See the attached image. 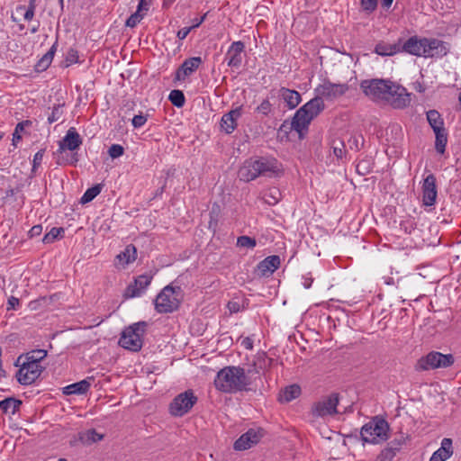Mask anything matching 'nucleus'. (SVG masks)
Wrapping results in <instances>:
<instances>
[{"label": "nucleus", "instance_id": "nucleus-1", "mask_svg": "<svg viewBox=\"0 0 461 461\" xmlns=\"http://www.w3.org/2000/svg\"><path fill=\"white\" fill-rule=\"evenodd\" d=\"M250 369L246 373L240 366H229L221 368L214 379L215 388L225 393H235L242 391H249L251 380L248 375Z\"/></svg>", "mask_w": 461, "mask_h": 461}, {"label": "nucleus", "instance_id": "nucleus-2", "mask_svg": "<svg viewBox=\"0 0 461 461\" xmlns=\"http://www.w3.org/2000/svg\"><path fill=\"white\" fill-rule=\"evenodd\" d=\"M278 168V162L274 158L259 157L247 159L240 167L238 176L241 181L249 182L258 176H273Z\"/></svg>", "mask_w": 461, "mask_h": 461}, {"label": "nucleus", "instance_id": "nucleus-3", "mask_svg": "<svg viewBox=\"0 0 461 461\" xmlns=\"http://www.w3.org/2000/svg\"><path fill=\"white\" fill-rule=\"evenodd\" d=\"M325 109L324 101L321 96L315 97L300 107L292 119V126L298 133L299 139L303 140L308 131L311 122Z\"/></svg>", "mask_w": 461, "mask_h": 461}, {"label": "nucleus", "instance_id": "nucleus-4", "mask_svg": "<svg viewBox=\"0 0 461 461\" xmlns=\"http://www.w3.org/2000/svg\"><path fill=\"white\" fill-rule=\"evenodd\" d=\"M390 426L380 416L373 417L360 429V437L364 443L381 444L389 438Z\"/></svg>", "mask_w": 461, "mask_h": 461}, {"label": "nucleus", "instance_id": "nucleus-5", "mask_svg": "<svg viewBox=\"0 0 461 461\" xmlns=\"http://www.w3.org/2000/svg\"><path fill=\"white\" fill-rule=\"evenodd\" d=\"M147 327L148 323L143 321L126 327L121 334L118 344L127 350L139 352L143 346Z\"/></svg>", "mask_w": 461, "mask_h": 461}, {"label": "nucleus", "instance_id": "nucleus-6", "mask_svg": "<svg viewBox=\"0 0 461 461\" xmlns=\"http://www.w3.org/2000/svg\"><path fill=\"white\" fill-rule=\"evenodd\" d=\"M180 286L168 285L165 286L155 299V309L159 313H170L176 311L181 303Z\"/></svg>", "mask_w": 461, "mask_h": 461}, {"label": "nucleus", "instance_id": "nucleus-7", "mask_svg": "<svg viewBox=\"0 0 461 461\" xmlns=\"http://www.w3.org/2000/svg\"><path fill=\"white\" fill-rule=\"evenodd\" d=\"M455 362L452 354H442L438 351H431L424 357H421L416 363L417 371H429L437 368H447Z\"/></svg>", "mask_w": 461, "mask_h": 461}, {"label": "nucleus", "instance_id": "nucleus-8", "mask_svg": "<svg viewBox=\"0 0 461 461\" xmlns=\"http://www.w3.org/2000/svg\"><path fill=\"white\" fill-rule=\"evenodd\" d=\"M392 80L383 78L365 79L360 83L363 93L373 101H384L391 90Z\"/></svg>", "mask_w": 461, "mask_h": 461}, {"label": "nucleus", "instance_id": "nucleus-9", "mask_svg": "<svg viewBox=\"0 0 461 461\" xmlns=\"http://www.w3.org/2000/svg\"><path fill=\"white\" fill-rule=\"evenodd\" d=\"M23 355L17 357L14 362L15 366H19L16 373V378L22 385H30L33 384L45 369L41 364L23 361Z\"/></svg>", "mask_w": 461, "mask_h": 461}, {"label": "nucleus", "instance_id": "nucleus-10", "mask_svg": "<svg viewBox=\"0 0 461 461\" xmlns=\"http://www.w3.org/2000/svg\"><path fill=\"white\" fill-rule=\"evenodd\" d=\"M197 397L192 389L176 395L169 404V411L173 416L182 417L197 402Z\"/></svg>", "mask_w": 461, "mask_h": 461}, {"label": "nucleus", "instance_id": "nucleus-11", "mask_svg": "<svg viewBox=\"0 0 461 461\" xmlns=\"http://www.w3.org/2000/svg\"><path fill=\"white\" fill-rule=\"evenodd\" d=\"M392 87L386 95L384 103L390 104L394 109H403L411 104V94L407 92L406 88L402 86L392 82Z\"/></svg>", "mask_w": 461, "mask_h": 461}, {"label": "nucleus", "instance_id": "nucleus-12", "mask_svg": "<svg viewBox=\"0 0 461 461\" xmlns=\"http://www.w3.org/2000/svg\"><path fill=\"white\" fill-rule=\"evenodd\" d=\"M348 84H335L329 80H325L322 84L315 88L318 96H321V100L334 101L344 95L348 90Z\"/></svg>", "mask_w": 461, "mask_h": 461}, {"label": "nucleus", "instance_id": "nucleus-13", "mask_svg": "<svg viewBox=\"0 0 461 461\" xmlns=\"http://www.w3.org/2000/svg\"><path fill=\"white\" fill-rule=\"evenodd\" d=\"M339 402V393H332L323 400L315 402L312 406V413L314 417H325L337 414Z\"/></svg>", "mask_w": 461, "mask_h": 461}, {"label": "nucleus", "instance_id": "nucleus-14", "mask_svg": "<svg viewBox=\"0 0 461 461\" xmlns=\"http://www.w3.org/2000/svg\"><path fill=\"white\" fill-rule=\"evenodd\" d=\"M436 177L433 174L427 176L422 185V202L425 206L434 205L437 198Z\"/></svg>", "mask_w": 461, "mask_h": 461}, {"label": "nucleus", "instance_id": "nucleus-15", "mask_svg": "<svg viewBox=\"0 0 461 461\" xmlns=\"http://www.w3.org/2000/svg\"><path fill=\"white\" fill-rule=\"evenodd\" d=\"M245 50V44L241 41H234L230 46L225 60L230 68H240L242 63V53Z\"/></svg>", "mask_w": 461, "mask_h": 461}, {"label": "nucleus", "instance_id": "nucleus-16", "mask_svg": "<svg viewBox=\"0 0 461 461\" xmlns=\"http://www.w3.org/2000/svg\"><path fill=\"white\" fill-rule=\"evenodd\" d=\"M82 144V138L75 128L71 127L68 130L65 137L59 141V151L62 152L65 149L74 151L77 149Z\"/></svg>", "mask_w": 461, "mask_h": 461}, {"label": "nucleus", "instance_id": "nucleus-17", "mask_svg": "<svg viewBox=\"0 0 461 461\" xmlns=\"http://www.w3.org/2000/svg\"><path fill=\"white\" fill-rule=\"evenodd\" d=\"M423 45L424 57L444 56L447 52L446 43L437 39L423 38Z\"/></svg>", "mask_w": 461, "mask_h": 461}, {"label": "nucleus", "instance_id": "nucleus-18", "mask_svg": "<svg viewBox=\"0 0 461 461\" xmlns=\"http://www.w3.org/2000/svg\"><path fill=\"white\" fill-rule=\"evenodd\" d=\"M399 42L400 52H406L418 57L423 56V38L419 39L417 36H412L404 42L402 39H399Z\"/></svg>", "mask_w": 461, "mask_h": 461}, {"label": "nucleus", "instance_id": "nucleus-19", "mask_svg": "<svg viewBox=\"0 0 461 461\" xmlns=\"http://www.w3.org/2000/svg\"><path fill=\"white\" fill-rule=\"evenodd\" d=\"M203 63L200 57H193L186 59L176 72V80H182L185 77L194 72Z\"/></svg>", "mask_w": 461, "mask_h": 461}, {"label": "nucleus", "instance_id": "nucleus-20", "mask_svg": "<svg viewBox=\"0 0 461 461\" xmlns=\"http://www.w3.org/2000/svg\"><path fill=\"white\" fill-rule=\"evenodd\" d=\"M260 439V435L253 429H249L246 433L242 434L235 442V450H246L257 444Z\"/></svg>", "mask_w": 461, "mask_h": 461}, {"label": "nucleus", "instance_id": "nucleus-21", "mask_svg": "<svg viewBox=\"0 0 461 461\" xmlns=\"http://www.w3.org/2000/svg\"><path fill=\"white\" fill-rule=\"evenodd\" d=\"M241 116V108L230 110L224 113L221 120V128L227 134H230L237 127V120Z\"/></svg>", "mask_w": 461, "mask_h": 461}, {"label": "nucleus", "instance_id": "nucleus-22", "mask_svg": "<svg viewBox=\"0 0 461 461\" xmlns=\"http://www.w3.org/2000/svg\"><path fill=\"white\" fill-rule=\"evenodd\" d=\"M280 264L281 260L279 256H268L258 263V270L259 271L260 276H268L280 267Z\"/></svg>", "mask_w": 461, "mask_h": 461}, {"label": "nucleus", "instance_id": "nucleus-23", "mask_svg": "<svg viewBox=\"0 0 461 461\" xmlns=\"http://www.w3.org/2000/svg\"><path fill=\"white\" fill-rule=\"evenodd\" d=\"M403 443L404 438L402 436H401L400 438L391 440L387 444V447L381 451L377 458L380 459V461H391L401 449Z\"/></svg>", "mask_w": 461, "mask_h": 461}, {"label": "nucleus", "instance_id": "nucleus-24", "mask_svg": "<svg viewBox=\"0 0 461 461\" xmlns=\"http://www.w3.org/2000/svg\"><path fill=\"white\" fill-rule=\"evenodd\" d=\"M94 380V377H87L86 379L81 380L77 383L71 384L63 388V393L66 395L71 394H84L86 393L90 386V381Z\"/></svg>", "mask_w": 461, "mask_h": 461}, {"label": "nucleus", "instance_id": "nucleus-25", "mask_svg": "<svg viewBox=\"0 0 461 461\" xmlns=\"http://www.w3.org/2000/svg\"><path fill=\"white\" fill-rule=\"evenodd\" d=\"M374 52L382 57H389L400 52V42L390 44L385 41H379L374 50Z\"/></svg>", "mask_w": 461, "mask_h": 461}, {"label": "nucleus", "instance_id": "nucleus-26", "mask_svg": "<svg viewBox=\"0 0 461 461\" xmlns=\"http://www.w3.org/2000/svg\"><path fill=\"white\" fill-rule=\"evenodd\" d=\"M280 95L289 109L295 108L302 101L301 95L296 90L281 87Z\"/></svg>", "mask_w": 461, "mask_h": 461}, {"label": "nucleus", "instance_id": "nucleus-27", "mask_svg": "<svg viewBox=\"0 0 461 461\" xmlns=\"http://www.w3.org/2000/svg\"><path fill=\"white\" fill-rule=\"evenodd\" d=\"M58 48V38L56 39V41L53 43V45L50 47L49 51L45 53L41 59L37 62L35 65V69L38 72L45 71L51 64L52 59L54 58V55L57 51Z\"/></svg>", "mask_w": 461, "mask_h": 461}, {"label": "nucleus", "instance_id": "nucleus-28", "mask_svg": "<svg viewBox=\"0 0 461 461\" xmlns=\"http://www.w3.org/2000/svg\"><path fill=\"white\" fill-rule=\"evenodd\" d=\"M301 394V387L298 384H292L283 389L278 395V401L282 403L289 402Z\"/></svg>", "mask_w": 461, "mask_h": 461}, {"label": "nucleus", "instance_id": "nucleus-29", "mask_svg": "<svg viewBox=\"0 0 461 461\" xmlns=\"http://www.w3.org/2000/svg\"><path fill=\"white\" fill-rule=\"evenodd\" d=\"M103 438L104 435L99 434L95 429H90L78 433V439L85 446H90Z\"/></svg>", "mask_w": 461, "mask_h": 461}, {"label": "nucleus", "instance_id": "nucleus-30", "mask_svg": "<svg viewBox=\"0 0 461 461\" xmlns=\"http://www.w3.org/2000/svg\"><path fill=\"white\" fill-rule=\"evenodd\" d=\"M22 404L23 402L21 400L14 397H8L0 401V409L5 413L11 412L12 414H14L20 409Z\"/></svg>", "mask_w": 461, "mask_h": 461}, {"label": "nucleus", "instance_id": "nucleus-31", "mask_svg": "<svg viewBox=\"0 0 461 461\" xmlns=\"http://www.w3.org/2000/svg\"><path fill=\"white\" fill-rule=\"evenodd\" d=\"M435 133V149L438 153L444 154L446 150V146L447 143V130L441 129L434 131Z\"/></svg>", "mask_w": 461, "mask_h": 461}, {"label": "nucleus", "instance_id": "nucleus-32", "mask_svg": "<svg viewBox=\"0 0 461 461\" xmlns=\"http://www.w3.org/2000/svg\"><path fill=\"white\" fill-rule=\"evenodd\" d=\"M137 258V249L133 244H129L126 246L124 250L121 252L117 258L120 261H123L124 265H128L136 260Z\"/></svg>", "mask_w": 461, "mask_h": 461}, {"label": "nucleus", "instance_id": "nucleus-33", "mask_svg": "<svg viewBox=\"0 0 461 461\" xmlns=\"http://www.w3.org/2000/svg\"><path fill=\"white\" fill-rule=\"evenodd\" d=\"M433 454L438 455V457L444 458V461L448 459L453 455L452 439L445 438L441 441V447Z\"/></svg>", "mask_w": 461, "mask_h": 461}, {"label": "nucleus", "instance_id": "nucleus-34", "mask_svg": "<svg viewBox=\"0 0 461 461\" xmlns=\"http://www.w3.org/2000/svg\"><path fill=\"white\" fill-rule=\"evenodd\" d=\"M427 120L433 131L445 128L440 113L436 110H430L427 113Z\"/></svg>", "mask_w": 461, "mask_h": 461}, {"label": "nucleus", "instance_id": "nucleus-35", "mask_svg": "<svg viewBox=\"0 0 461 461\" xmlns=\"http://www.w3.org/2000/svg\"><path fill=\"white\" fill-rule=\"evenodd\" d=\"M102 188H103V185L102 184H97V185H95L94 186L88 188L84 193L82 197L80 198V203L82 204H86L87 203H90L91 201H93L101 193Z\"/></svg>", "mask_w": 461, "mask_h": 461}, {"label": "nucleus", "instance_id": "nucleus-36", "mask_svg": "<svg viewBox=\"0 0 461 461\" xmlns=\"http://www.w3.org/2000/svg\"><path fill=\"white\" fill-rule=\"evenodd\" d=\"M47 357V351L44 349L32 350L23 355V361L30 363L41 364V361Z\"/></svg>", "mask_w": 461, "mask_h": 461}, {"label": "nucleus", "instance_id": "nucleus-37", "mask_svg": "<svg viewBox=\"0 0 461 461\" xmlns=\"http://www.w3.org/2000/svg\"><path fill=\"white\" fill-rule=\"evenodd\" d=\"M263 199L266 203L275 205L281 199V192L276 187L270 188L264 194Z\"/></svg>", "mask_w": 461, "mask_h": 461}, {"label": "nucleus", "instance_id": "nucleus-38", "mask_svg": "<svg viewBox=\"0 0 461 461\" xmlns=\"http://www.w3.org/2000/svg\"><path fill=\"white\" fill-rule=\"evenodd\" d=\"M168 100L177 108L183 107L185 103V97L183 91L178 89H174L169 93Z\"/></svg>", "mask_w": 461, "mask_h": 461}, {"label": "nucleus", "instance_id": "nucleus-39", "mask_svg": "<svg viewBox=\"0 0 461 461\" xmlns=\"http://www.w3.org/2000/svg\"><path fill=\"white\" fill-rule=\"evenodd\" d=\"M365 143V139L361 133L352 134L348 140V148L351 150L359 151Z\"/></svg>", "mask_w": 461, "mask_h": 461}, {"label": "nucleus", "instance_id": "nucleus-40", "mask_svg": "<svg viewBox=\"0 0 461 461\" xmlns=\"http://www.w3.org/2000/svg\"><path fill=\"white\" fill-rule=\"evenodd\" d=\"M330 149L337 158H342L346 154L345 143L342 140H332L330 142Z\"/></svg>", "mask_w": 461, "mask_h": 461}, {"label": "nucleus", "instance_id": "nucleus-41", "mask_svg": "<svg viewBox=\"0 0 461 461\" xmlns=\"http://www.w3.org/2000/svg\"><path fill=\"white\" fill-rule=\"evenodd\" d=\"M65 232V230L61 227L57 228L53 227L48 233H46L42 239L44 243H52L55 241L59 236Z\"/></svg>", "mask_w": 461, "mask_h": 461}, {"label": "nucleus", "instance_id": "nucleus-42", "mask_svg": "<svg viewBox=\"0 0 461 461\" xmlns=\"http://www.w3.org/2000/svg\"><path fill=\"white\" fill-rule=\"evenodd\" d=\"M145 14H146V13H144L142 11H139V9H137V11L135 13H133L126 20L125 25L130 28H134L143 19Z\"/></svg>", "mask_w": 461, "mask_h": 461}, {"label": "nucleus", "instance_id": "nucleus-43", "mask_svg": "<svg viewBox=\"0 0 461 461\" xmlns=\"http://www.w3.org/2000/svg\"><path fill=\"white\" fill-rule=\"evenodd\" d=\"M152 276L143 274L135 278L134 284L143 292L150 284Z\"/></svg>", "mask_w": 461, "mask_h": 461}, {"label": "nucleus", "instance_id": "nucleus-44", "mask_svg": "<svg viewBox=\"0 0 461 461\" xmlns=\"http://www.w3.org/2000/svg\"><path fill=\"white\" fill-rule=\"evenodd\" d=\"M32 125V122L29 120L23 121L17 123L14 132L13 133V145H16V142L21 140L22 136L19 134V131H23L26 126Z\"/></svg>", "mask_w": 461, "mask_h": 461}, {"label": "nucleus", "instance_id": "nucleus-45", "mask_svg": "<svg viewBox=\"0 0 461 461\" xmlns=\"http://www.w3.org/2000/svg\"><path fill=\"white\" fill-rule=\"evenodd\" d=\"M257 245V240L249 236H240L237 240V246L240 248L253 249Z\"/></svg>", "mask_w": 461, "mask_h": 461}, {"label": "nucleus", "instance_id": "nucleus-46", "mask_svg": "<svg viewBox=\"0 0 461 461\" xmlns=\"http://www.w3.org/2000/svg\"><path fill=\"white\" fill-rule=\"evenodd\" d=\"M63 106H64V104H58L54 105V107L52 108L51 113L48 117L49 123L51 124V123L57 122L62 116V113H63L62 107Z\"/></svg>", "mask_w": 461, "mask_h": 461}, {"label": "nucleus", "instance_id": "nucleus-47", "mask_svg": "<svg viewBox=\"0 0 461 461\" xmlns=\"http://www.w3.org/2000/svg\"><path fill=\"white\" fill-rule=\"evenodd\" d=\"M290 130H294L292 126V122L289 123L288 122H284L278 129L277 135L281 140L286 139L288 140V134Z\"/></svg>", "mask_w": 461, "mask_h": 461}, {"label": "nucleus", "instance_id": "nucleus-48", "mask_svg": "<svg viewBox=\"0 0 461 461\" xmlns=\"http://www.w3.org/2000/svg\"><path fill=\"white\" fill-rule=\"evenodd\" d=\"M78 62V52L75 49H69L65 58V66L69 67Z\"/></svg>", "mask_w": 461, "mask_h": 461}, {"label": "nucleus", "instance_id": "nucleus-49", "mask_svg": "<svg viewBox=\"0 0 461 461\" xmlns=\"http://www.w3.org/2000/svg\"><path fill=\"white\" fill-rule=\"evenodd\" d=\"M124 153V149L122 145L120 144H113L109 149H108V154L109 156L112 158H119L121 156H122Z\"/></svg>", "mask_w": 461, "mask_h": 461}, {"label": "nucleus", "instance_id": "nucleus-50", "mask_svg": "<svg viewBox=\"0 0 461 461\" xmlns=\"http://www.w3.org/2000/svg\"><path fill=\"white\" fill-rule=\"evenodd\" d=\"M271 110L272 104L268 99L263 100L262 103L256 108V112L266 116L271 113Z\"/></svg>", "mask_w": 461, "mask_h": 461}, {"label": "nucleus", "instance_id": "nucleus-51", "mask_svg": "<svg viewBox=\"0 0 461 461\" xmlns=\"http://www.w3.org/2000/svg\"><path fill=\"white\" fill-rule=\"evenodd\" d=\"M141 293L140 289L135 284H131L127 286L124 295L128 298H133L140 296Z\"/></svg>", "mask_w": 461, "mask_h": 461}, {"label": "nucleus", "instance_id": "nucleus-52", "mask_svg": "<svg viewBox=\"0 0 461 461\" xmlns=\"http://www.w3.org/2000/svg\"><path fill=\"white\" fill-rule=\"evenodd\" d=\"M220 212V207L219 205L217 204H213L212 206V209L210 211V222H209V227L212 228V226L216 227L217 226V223H218V214Z\"/></svg>", "mask_w": 461, "mask_h": 461}, {"label": "nucleus", "instance_id": "nucleus-53", "mask_svg": "<svg viewBox=\"0 0 461 461\" xmlns=\"http://www.w3.org/2000/svg\"><path fill=\"white\" fill-rule=\"evenodd\" d=\"M45 149H40L33 157L32 174L35 173L38 167L41 164Z\"/></svg>", "mask_w": 461, "mask_h": 461}, {"label": "nucleus", "instance_id": "nucleus-54", "mask_svg": "<svg viewBox=\"0 0 461 461\" xmlns=\"http://www.w3.org/2000/svg\"><path fill=\"white\" fill-rule=\"evenodd\" d=\"M361 6L364 11L372 13L377 7V0H361Z\"/></svg>", "mask_w": 461, "mask_h": 461}, {"label": "nucleus", "instance_id": "nucleus-55", "mask_svg": "<svg viewBox=\"0 0 461 461\" xmlns=\"http://www.w3.org/2000/svg\"><path fill=\"white\" fill-rule=\"evenodd\" d=\"M147 122V115L142 114L141 113L140 114L135 115L132 120L131 123L134 128H140L143 126Z\"/></svg>", "mask_w": 461, "mask_h": 461}, {"label": "nucleus", "instance_id": "nucleus-56", "mask_svg": "<svg viewBox=\"0 0 461 461\" xmlns=\"http://www.w3.org/2000/svg\"><path fill=\"white\" fill-rule=\"evenodd\" d=\"M227 307L230 313H237L241 310L240 304L237 301H230L227 304Z\"/></svg>", "mask_w": 461, "mask_h": 461}, {"label": "nucleus", "instance_id": "nucleus-57", "mask_svg": "<svg viewBox=\"0 0 461 461\" xmlns=\"http://www.w3.org/2000/svg\"><path fill=\"white\" fill-rule=\"evenodd\" d=\"M20 304V301L18 298L14 297V296H11L8 298V302H7V310L10 311V310H15L16 307Z\"/></svg>", "mask_w": 461, "mask_h": 461}, {"label": "nucleus", "instance_id": "nucleus-58", "mask_svg": "<svg viewBox=\"0 0 461 461\" xmlns=\"http://www.w3.org/2000/svg\"><path fill=\"white\" fill-rule=\"evenodd\" d=\"M150 5L151 0H140L137 9H139V11L147 13L149 9Z\"/></svg>", "mask_w": 461, "mask_h": 461}, {"label": "nucleus", "instance_id": "nucleus-59", "mask_svg": "<svg viewBox=\"0 0 461 461\" xmlns=\"http://www.w3.org/2000/svg\"><path fill=\"white\" fill-rule=\"evenodd\" d=\"M41 232H42V226L41 225H34L29 230V235L31 238L38 237L41 234Z\"/></svg>", "mask_w": 461, "mask_h": 461}, {"label": "nucleus", "instance_id": "nucleus-60", "mask_svg": "<svg viewBox=\"0 0 461 461\" xmlns=\"http://www.w3.org/2000/svg\"><path fill=\"white\" fill-rule=\"evenodd\" d=\"M193 29L190 27H184L182 29H180L178 32H177V38L179 40H184L186 38V36L189 34V32L192 31Z\"/></svg>", "mask_w": 461, "mask_h": 461}, {"label": "nucleus", "instance_id": "nucleus-61", "mask_svg": "<svg viewBox=\"0 0 461 461\" xmlns=\"http://www.w3.org/2000/svg\"><path fill=\"white\" fill-rule=\"evenodd\" d=\"M206 15H207V13H206V14H203V16H201L200 18H194V19L192 21L193 24H192L191 28H192L193 30H194V29L198 28V27H199V26H200V25L204 22V20H205V18H206Z\"/></svg>", "mask_w": 461, "mask_h": 461}, {"label": "nucleus", "instance_id": "nucleus-62", "mask_svg": "<svg viewBox=\"0 0 461 461\" xmlns=\"http://www.w3.org/2000/svg\"><path fill=\"white\" fill-rule=\"evenodd\" d=\"M35 8L36 7H34V6H29L28 5V8H27V10H26V12L24 14V16H23L26 21H31L33 18Z\"/></svg>", "mask_w": 461, "mask_h": 461}, {"label": "nucleus", "instance_id": "nucleus-63", "mask_svg": "<svg viewBox=\"0 0 461 461\" xmlns=\"http://www.w3.org/2000/svg\"><path fill=\"white\" fill-rule=\"evenodd\" d=\"M241 344L246 349L251 350L253 348V340L249 337L245 338Z\"/></svg>", "mask_w": 461, "mask_h": 461}, {"label": "nucleus", "instance_id": "nucleus-64", "mask_svg": "<svg viewBox=\"0 0 461 461\" xmlns=\"http://www.w3.org/2000/svg\"><path fill=\"white\" fill-rule=\"evenodd\" d=\"M413 88L419 93H423L426 89L423 84L420 82L413 83Z\"/></svg>", "mask_w": 461, "mask_h": 461}]
</instances>
